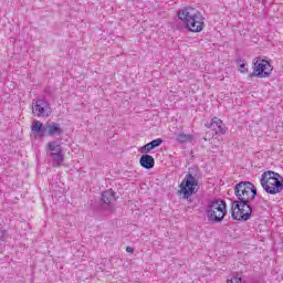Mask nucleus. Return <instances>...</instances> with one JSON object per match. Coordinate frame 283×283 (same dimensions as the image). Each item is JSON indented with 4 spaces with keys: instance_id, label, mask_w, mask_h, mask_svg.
Listing matches in <instances>:
<instances>
[{
    "instance_id": "nucleus-1",
    "label": "nucleus",
    "mask_w": 283,
    "mask_h": 283,
    "mask_svg": "<svg viewBox=\"0 0 283 283\" xmlns=\"http://www.w3.org/2000/svg\"><path fill=\"white\" fill-rule=\"evenodd\" d=\"M178 19L184 23L189 32H202L205 30V18L200 11L191 7H186L178 11Z\"/></svg>"
},
{
    "instance_id": "nucleus-2",
    "label": "nucleus",
    "mask_w": 283,
    "mask_h": 283,
    "mask_svg": "<svg viewBox=\"0 0 283 283\" xmlns=\"http://www.w3.org/2000/svg\"><path fill=\"white\" fill-rule=\"evenodd\" d=\"M261 186L266 193L270 196H275L282 193L283 191V178L282 175L268 170L261 175L260 178Z\"/></svg>"
},
{
    "instance_id": "nucleus-3",
    "label": "nucleus",
    "mask_w": 283,
    "mask_h": 283,
    "mask_svg": "<svg viewBox=\"0 0 283 283\" xmlns=\"http://www.w3.org/2000/svg\"><path fill=\"white\" fill-rule=\"evenodd\" d=\"M234 193L238 198L237 201L251 203L258 196V189L252 182L241 181L234 187Z\"/></svg>"
},
{
    "instance_id": "nucleus-4",
    "label": "nucleus",
    "mask_w": 283,
    "mask_h": 283,
    "mask_svg": "<svg viewBox=\"0 0 283 283\" xmlns=\"http://www.w3.org/2000/svg\"><path fill=\"white\" fill-rule=\"evenodd\" d=\"M178 193L184 200H191V197L198 193V179L196 176L188 172L179 185Z\"/></svg>"
},
{
    "instance_id": "nucleus-5",
    "label": "nucleus",
    "mask_w": 283,
    "mask_h": 283,
    "mask_svg": "<svg viewBox=\"0 0 283 283\" xmlns=\"http://www.w3.org/2000/svg\"><path fill=\"white\" fill-rule=\"evenodd\" d=\"M227 216V202L224 200H214L207 207V218L210 222H222Z\"/></svg>"
},
{
    "instance_id": "nucleus-6",
    "label": "nucleus",
    "mask_w": 283,
    "mask_h": 283,
    "mask_svg": "<svg viewBox=\"0 0 283 283\" xmlns=\"http://www.w3.org/2000/svg\"><path fill=\"white\" fill-rule=\"evenodd\" d=\"M251 213H253V210L250 203L245 201H232L231 216L233 220L247 222V220L251 219Z\"/></svg>"
},
{
    "instance_id": "nucleus-7",
    "label": "nucleus",
    "mask_w": 283,
    "mask_h": 283,
    "mask_svg": "<svg viewBox=\"0 0 283 283\" xmlns=\"http://www.w3.org/2000/svg\"><path fill=\"white\" fill-rule=\"evenodd\" d=\"M32 112L38 118H50L52 116V107H50V103L43 97L32 101Z\"/></svg>"
},
{
    "instance_id": "nucleus-8",
    "label": "nucleus",
    "mask_w": 283,
    "mask_h": 283,
    "mask_svg": "<svg viewBox=\"0 0 283 283\" xmlns=\"http://www.w3.org/2000/svg\"><path fill=\"white\" fill-rule=\"evenodd\" d=\"M253 72L250 74L251 78L253 76H258L259 78H266V76H271V72H273V66L266 60H253Z\"/></svg>"
},
{
    "instance_id": "nucleus-9",
    "label": "nucleus",
    "mask_w": 283,
    "mask_h": 283,
    "mask_svg": "<svg viewBox=\"0 0 283 283\" xmlns=\"http://www.w3.org/2000/svg\"><path fill=\"white\" fill-rule=\"evenodd\" d=\"M205 125L208 129H212V132H214V134H217L218 136L227 134V126L224 125L222 119L218 117H213L210 123H206Z\"/></svg>"
},
{
    "instance_id": "nucleus-10",
    "label": "nucleus",
    "mask_w": 283,
    "mask_h": 283,
    "mask_svg": "<svg viewBox=\"0 0 283 283\" xmlns=\"http://www.w3.org/2000/svg\"><path fill=\"white\" fill-rule=\"evenodd\" d=\"M46 151L49 156L53 154H63V146L56 140L49 142L46 145Z\"/></svg>"
},
{
    "instance_id": "nucleus-11",
    "label": "nucleus",
    "mask_w": 283,
    "mask_h": 283,
    "mask_svg": "<svg viewBox=\"0 0 283 283\" xmlns=\"http://www.w3.org/2000/svg\"><path fill=\"white\" fill-rule=\"evenodd\" d=\"M139 163L144 169H154V165H156V161L151 155H143Z\"/></svg>"
},
{
    "instance_id": "nucleus-12",
    "label": "nucleus",
    "mask_w": 283,
    "mask_h": 283,
    "mask_svg": "<svg viewBox=\"0 0 283 283\" xmlns=\"http://www.w3.org/2000/svg\"><path fill=\"white\" fill-rule=\"evenodd\" d=\"M49 136H61L63 134V128L59 123H52L46 125Z\"/></svg>"
},
{
    "instance_id": "nucleus-13",
    "label": "nucleus",
    "mask_w": 283,
    "mask_h": 283,
    "mask_svg": "<svg viewBox=\"0 0 283 283\" xmlns=\"http://www.w3.org/2000/svg\"><path fill=\"white\" fill-rule=\"evenodd\" d=\"M53 167H63L65 163V153L50 155Z\"/></svg>"
},
{
    "instance_id": "nucleus-14",
    "label": "nucleus",
    "mask_w": 283,
    "mask_h": 283,
    "mask_svg": "<svg viewBox=\"0 0 283 283\" xmlns=\"http://www.w3.org/2000/svg\"><path fill=\"white\" fill-rule=\"evenodd\" d=\"M102 201L104 205H112V202H116V193L114 190H106L102 193Z\"/></svg>"
},
{
    "instance_id": "nucleus-15",
    "label": "nucleus",
    "mask_w": 283,
    "mask_h": 283,
    "mask_svg": "<svg viewBox=\"0 0 283 283\" xmlns=\"http://www.w3.org/2000/svg\"><path fill=\"white\" fill-rule=\"evenodd\" d=\"M193 140V135H189V134H185V133H179V134H176V142L177 143H189Z\"/></svg>"
},
{
    "instance_id": "nucleus-16",
    "label": "nucleus",
    "mask_w": 283,
    "mask_h": 283,
    "mask_svg": "<svg viewBox=\"0 0 283 283\" xmlns=\"http://www.w3.org/2000/svg\"><path fill=\"white\" fill-rule=\"evenodd\" d=\"M31 129L32 132H35V134H40V132H43V123L33 120Z\"/></svg>"
},
{
    "instance_id": "nucleus-17",
    "label": "nucleus",
    "mask_w": 283,
    "mask_h": 283,
    "mask_svg": "<svg viewBox=\"0 0 283 283\" xmlns=\"http://www.w3.org/2000/svg\"><path fill=\"white\" fill-rule=\"evenodd\" d=\"M153 146L150 143L144 145L143 147L139 148V154H149V151H151Z\"/></svg>"
},
{
    "instance_id": "nucleus-18",
    "label": "nucleus",
    "mask_w": 283,
    "mask_h": 283,
    "mask_svg": "<svg viewBox=\"0 0 283 283\" xmlns=\"http://www.w3.org/2000/svg\"><path fill=\"white\" fill-rule=\"evenodd\" d=\"M228 283H242V276L239 273H235Z\"/></svg>"
},
{
    "instance_id": "nucleus-19",
    "label": "nucleus",
    "mask_w": 283,
    "mask_h": 283,
    "mask_svg": "<svg viewBox=\"0 0 283 283\" xmlns=\"http://www.w3.org/2000/svg\"><path fill=\"white\" fill-rule=\"evenodd\" d=\"M160 145H163V140L160 138L150 142V147H153V149H156V147H160Z\"/></svg>"
},
{
    "instance_id": "nucleus-20",
    "label": "nucleus",
    "mask_w": 283,
    "mask_h": 283,
    "mask_svg": "<svg viewBox=\"0 0 283 283\" xmlns=\"http://www.w3.org/2000/svg\"><path fill=\"white\" fill-rule=\"evenodd\" d=\"M239 70L242 74H247V72H249V69H247V64H241Z\"/></svg>"
},
{
    "instance_id": "nucleus-21",
    "label": "nucleus",
    "mask_w": 283,
    "mask_h": 283,
    "mask_svg": "<svg viewBox=\"0 0 283 283\" xmlns=\"http://www.w3.org/2000/svg\"><path fill=\"white\" fill-rule=\"evenodd\" d=\"M6 241V230L0 229V242H4Z\"/></svg>"
},
{
    "instance_id": "nucleus-22",
    "label": "nucleus",
    "mask_w": 283,
    "mask_h": 283,
    "mask_svg": "<svg viewBox=\"0 0 283 283\" xmlns=\"http://www.w3.org/2000/svg\"><path fill=\"white\" fill-rule=\"evenodd\" d=\"M126 252H127V253H134V248L127 247V248H126Z\"/></svg>"
}]
</instances>
